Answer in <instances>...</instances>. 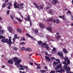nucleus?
<instances>
[{
	"mask_svg": "<svg viewBox=\"0 0 73 73\" xmlns=\"http://www.w3.org/2000/svg\"><path fill=\"white\" fill-rule=\"evenodd\" d=\"M48 6L49 7H46V9H49V8H50L52 6V4L48 2Z\"/></svg>",
	"mask_w": 73,
	"mask_h": 73,
	"instance_id": "nucleus-15",
	"label": "nucleus"
},
{
	"mask_svg": "<svg viewBox=\"0 0 73 73\" xmlns=\"http://www.w3.org/2000/svg\"><path fill=\"white\" fill-rule=\"evenodd\" d=\"M40 71L41 73H46V71L43 70H40Z\"/></svg>",
	"mask_w": 73,
	"mask_h": 73,
	"instance_id": "nucleus-24",
	"label": "nucleus"
},
{
	"mask_svg": "<svg viewBox=\"0 0 73 73\" xmlns=\"http://www.w3.org/2000/svg\"><path fill=\"white\" fill-rule=\"evenodd\" d=\"M56 73V72L55 71H54L53 70L51 71L50 72V73Z\"/></svg>",
	"mask_w": 73,
	"mask_h": 73,
	"instance_id": "nucleus-42",
	"label": "nucleus"
},
{
	"mask_svg": "<svg viewBox=\"0 0 73 73\" xmlns=\"http://www.w3.org/2000/svg\"><path fill=\"white\" fill-rule=\"evenodd\" d=\"M10 18L11 19H13V16H12V15H10Z\"/></svg>",
	"mask_w": 73,
	"mask_h": 73,
	"instance_id": "nucleus-54",
	"label": "nucleus"
},
{
	"mask_svg": "<svg viewBox=\"0 0 73 73\" xmlns=\"http://www.w3.org/2000/svg\"><path fill=\"white\" fill-rule=\"evenodd\" d=\"M70 63V60L69 59H68L67 61V63L66 62H63V64H64L65 65H69Z\"/></svg>",
	"mask_w": 73,
	"mask_h": 73,
	"instance_id": "nucleus-7",
	"label": "nucleus"
},
{
	"mask_svg": "<svg viewBox=\"0 0 73 73\" xmlns=\"http://www.w3.org/2000/svg\"><path fill=\"white\" fill-rule=\"evenodd\" d=\"M24 68L25 69H28V67L27 66H24Z\"/></svg>",
	"mask_w": 73,
	"mask_h": 73,
	"instance_id": "nucleus-44",
	"label": "nucleus"
},
{
	"mask_svg": "<svg viewBox=\"0 0 73 73\" xmlns=\"http://www.w3.org/2000/svg\"><path fill=\"white\" fill-rule=\"evenodd\" d=\"M34 64L36 65H40V64H37L36 62H34Z\"/></svg>",
	"mask_w": 73,
	"mask_h": 73,
	"instance_id": "nucleus-55",
	"label": "nucleus"
},
{
	"mask_svg": "<svg viewBox=\"0 0 73 73\" xmlns=\"http://www.w3.org/2000/svg\"><path fill=\"white\" fill-rule=\"evenodd\" d=\"M8 64H10L11 65L13 64V60L12 59H10L8 60Z\"/></svg>",
	"mask_w": 73,
	"mask_h": 73,
	"instance_id": "nucleus-16",
	"label": "nucleus"
},
{
	"mask_svg": "<svg viewBox=\"0 0 73 73\" xmlns=\"http://www.w3.org/2000/svg\"><path fill=\"white\" fill-rule=\"evenodd\" d=\"M62 19H63V20H65V15H62Z\"/></svg>",
	"mask_w": 73,
	"mask_h": 73,
	"instance_id": "nucleus-48",
	"label": "nucleus"
},
{
	"mask_svg": "<svg viewBox=\"0 0 73 73\" xmlns=\"http://www.w3.org/2000/svg\"><path fill=\"white\" fill-rule=\"evenodd\" d=\"M30 26H31H31H32V22L31 21H30Z\"/></svg>",
	"mask_w": 73,
	"mask_h": 73,
	"instance_id": "nucleus-57",
	"label": "nucleus"
},
{
	"mask_svg": "<svg viewBox=\"0 0 73 73\" xmlns=\"http://www.w3.org/2000/svg\"><path fill=\"white\" fill-rule=\"evenodd\" d=\"M17 31L18 33H22V30L20 28H18L17 29Z\"/></svg>",
	"mask_w": 73,
	"mask_h": 73,
	"instance_id": "nucleus-14",
	"label": "nucleus"
},
{
	"mask_svg": "<svg viewBox=\"0 0 73 73\" xmlns=\"http://www.w3.org/2000/svg\"><path fill=\"white\" fill-rule=\"evenodd\" d=\"M7 30L10 32H13V29H12V27L10 26H9L7 27Z\"/></svg>",
	"mask_w": 73,
	"mask_h": 73,
	"instance_id": "nucleus-5",
	"label": "nucleus"
},
{
	"mask_svg": "<svg viewBox=\"0 0 73 73\" xmlns=\"http://www.w3.org/2000/svg\"><path fill=\"white\" fill-rule=\"evenodd\" d=\"M46 29L47 31H48L50 32H52V29L51 27H48L46 28Z\"/></svg>",
	"mask_w": 73,
	"mask_h": 73,
	"instance_id": "nucleus-17",
	"label": "nucleus"
},
{
	"mask_svg": "<svg viewBox=\"0 0 73 73\" xmlns=\"http://www.w3.org/2000/svg\"><path fill=\"white\" fill-rule=\"evenodd\" d=\"M16 19L19 21V22H20V23H21L22 22V20L21 19H19L17 18H16Z\"/></svg>",
	"mask_w": 73,
	"mask_h": 73,
	"instance_id": "nucleus-21",
	"label": "nucleus"
},
{
	"mask_svg": "<svg viewBox=\"0 0 73 73\" xmlns=\"http://www.w3.org/2000/svg\"><path fill=\"white\" fill-rule=\"evenodd\" d=\"M59 18H60L61 19H62V16H59Z\"/></svg>",
	"mask_w": 73,
	"mask_h": 73,
	"instance_id": "nucleus-64",
	"label": "nucleus"
},
{
	"mask_svg": "<svg viewBox=\"0 0 73 73\" xmlns=\"http://www.w3.org/2000/svg\"><path fill=\"white\" fill-rule=\"evenodd\" d=\"M50 58H51V60H52V61H53V60H56V59H55V58H54V57H51Z\"/></svg>",
	"mask_w": 73,
	"mask_h": 73,
	"instance_id": "nucleus-36",
	"label": "nucleus"
},
{
	"mask_svg": "<svg viewBox=\"0 0 73 73\" xmlns=\"http://www.w3.org/2000/svg\"><path fill=\"white\" fill-rule=\"evenodd\" d=\"M52 51H53V52H55L56 51V48H55L54 47L53 48V50H52Z\"/></svg>",
	"mask_w": 73,
	"mask_h": 73,
	"instance_id": "nucleus-47",
	"label": "nucleus"
},
{
	"mask_svg": "<svg viewBox=\"0 0 73 73\" xmlns=\"http://www.w3.org/2000/svg\"><path fill=\"white\" fill-rule=\"evenodd\" d=\"M31 38H32V39H33V40H36V39L33 38V37L32 36H31Z\"/></svg>",
	"mask_w": 73,
	"mask_h": 73,
	"instance_id": "nucleus-50",
	"label": "nucleus"
},
{
	"mask_svg": "<svg viewBox=\"0 0 73 73\" xmlns=\"http://www.w3.org/2000/svg\"><path fill=\"white\" fill-rule=\"evenodd\" d=\"M33 5H35L36 8L38 9H40V7H39V6H38L37 4H36V3L34 2Z\"/></svg>",
	"mask_w": 73,
	"mask_h": 73,
	"instance_id": "nucleus-9",
	"label": "nucleus"
},
{
	"mask_svg": "<svg viewBox=\"0 0 73 73\" xmlns=\"http://www.w3.org/2000/svg\"><path fill=\"white\" fill-rule=\"evenodd\" d=\"M14 6L15 8H19V3L16 2H15L14 3Z\"/></svg>",
	"mask_w": 73,
	"mask_h": 73,
	"instance_id": "nucleus-3",
	"label": "nucleus"
},
{
	"mask_svg": "<svg viewBox=\"0 0 73 73\" xmlns=\"http://www.w3.org/2000/svg\"><path fill=\"white\" fill-rule=\"evenodd\" d=\"M39 25L40 27V28H44L45 27V26L42 23H39Z\"/></svg>",
	"mask_w": 73,
	"mask_h": 73,
	"instance_id": "nucleus-10",
	"label": "nucleus"
},
{
	"mask_svg": "<svg viewBox=\"0 0 73 73\" xmlns=\"http://www.w3.org/2000/svg\"><path fill=\"white\" fill-rule=\"evenodd\" d=\"M23 5H24L23 3H21L20 4V7H22V6H23Z\"/></svg>",
	"mask_w": 73,
	"mask_h": 73,
	"instance_id": "nucleus-62",
	"label": "nucleus"
},
{
	"mask_svg": "<svg viewBox=\"0 0 73 73\" xmlns=\"http://www.w3.org/2000/svg\"><path fill=\"white\" fill-rule=\"evenodd\" d=\"M57 1H56V0H53V1L52 2V4L53 5H56L57 4Z\"/></svg>",
	"mask_w": 73,
	"mask_h": 73,
	"instance_id": "nucleus-11",
	"label": "nucleus"
},
{
	"mask_svg": "<svg viewBox=\"0 0 73 73\" xmlns=\"http://www.w3.org/2000/svg\"><path fill=\"white\" fill-rule=\"evenodd\" d=\"M1 32H2V33L3 34V33H4V31L3 30H2L1 31Z\"/></svg>",
	"mask_w": 73,
	"mask_h": 73,
	"instance_id": "nucleus-53",
	"label": "nucleus"
},
{
	"mask_svg": "<svg viewBox=\"0 0 73 73\" xmlns=\"http://www.w3.org/2000/svg\"><path fill=\"white\" fill-rule=\"evenodd\" d=\"M3 38H4V36H0V39Z\"/></svg>",
	"mask_w": 73,
	"mask_h": 73,
	"instance_id": "nucleus-59",
	"label": "nucleus"
},
{
	"mask_svg": "<svg viewBox=\"0 0 73 73\" xmlns=\"http://www.w3.org/2000/svg\"><path fill=\"white\" fill-rule=\"evenodd\" d=\"M26 35L27 36H28V37H30V38H31V37H32V36L29 35V33H26Z\"/></svg>",
	"mask_w": 73,
	"mask_h": 73,
	"instance_id": "nucleus-28",
	"label": "nucleus"
},
{
	"mask_svg": "<svg viewBox=\"0 0 73 73\" xmlns=\"http://www.w3.org/2000/svg\"><path fill=\"white\" fill-rule=\"evenodd\" d=\"M56 23L57 24H58L60 23V20H59V19H56Z\"/></svg>",
	"mask_w": 73,
	"mask_h": 73,
	"instance_id": "nucleus-30",
	"label": "nucleus"
},
{
	"mask_svg": "<svg viewBox=\"0 0 73 73\" xmlns=\"http://www.w3.org/2000/svg\"><path fill=\"white\" fill-rule=\"evenodd\" d=\"M38 29H35L34 33L35 35H38Z\"/></svg>",
	"mask_w": 73,
	"mask_h": 73,
	"instance_id": "nucleus-12",
	"label": "nucleus"
},
{
	"mask_svg": "<svg viewBox=\"0 0 73 73\" xmlns=\"http://www.w3.org/2000/svg\"><path fill=\"white\" fill-rule=\"evenodd\" d=\"M21 41H25V39L24 37H21Z\"/></svg>",
	"mask_w": 73,
	"mask_h": 73,
	"instance_id": "nucleus-25",
	"label": "nucleus"
},
{
	"mask_svg": "<svg viewBox=\"0 0 73 73\" xmlns=\"http://www.w3.org/2000/svg\"><path fill=\"white\" fill-rule=\"evenodd\" d=\"M44 46V48H46V49L48 50L49 49V46L48 44H46V43H43Z\"/></svg>",
	"mask_w": 73,
	"mask_h": 73,
	"instance_id": "nucleus-6",
	"label": "nucleus"
},
{
	"mask_svg": "<svg viewBox=\"0 0 73 73\" xmlns=\"http://www.w3.org/2000/svg\"><path fill=\"white\" fill-rule=\"evenodd\" d=\"M17 35L16 34H15L14 35V38L15 39H17Z\"/></svg>",
	"mask_w": 73,
	"mask_h": 73,
	"instance_id": "nucleus-37",
	"label": "nucleus"
},
{
	"mask_svg": "<svg viewBox=\"0 0 73 73\" xmlns=\"http://www.w3.org/2000/svg\"><path fill=\"white\" fill-rule=\"evenodd\" d=\"M8 4L11 7H12V3L11 2H9L8 3Z\"/></svg>",
	"mask_w": 73,
	"mask_h": 73,
	"instance_id": "nucleus-34",
	"label": "nucleus"
},
{
	"mask_svg": "<svg viewBox=\"0 0 73 73\" xmlns=\"http://www.w3.org/2000/svg\"><path fill=\"white\" fill-rule=\"evenodd\" d=\"M56 61H58V63H60V60H59V59H56Z\"/></svg>",
	"mask_w": 73,
	"mask_h": 73,
	"instance_id": "nucleus-43",
	"label": "nucleus"
},
{
	"mask_svg": "<svg viewBox=\"0 0 73 73\" xmlns=\"http://www.w3.org/2000/svg\"><path fill=\"white\" fill-rule=\"evenodd\" d=\"M30 65H31L32 66L33 65V63L32 62H31V63H29Z\"/></svg>",
	"mask_w": 73,
	"mask_h": 73,
	"instance_id": "nucleus-51",
	"label": "nucleus"
},
{
	"mask_svg": "<svg viewBox=\"0 0 73 73\" xmlns=\"http://www.w3.org/2000/svg\"><path fill=\"white\" fill-rule=\"evenodd\" d=\"M61 36L60 35H58L57 36V39H60V38H61Z\"/></svg>",
	"mask_w": 73,
	"mask_h": 73,
	"instance_id": "nucleus-32",
	"label": "nucleus"
},
{
	"mask_svg": "<svg viewBox=\"0 0 73 73\" xmlns=\"http://www.w3.org/2000/svg\"><path fill=\"white\" fill-rule=\"evenodd\" d=\"M7 8L8 9H11V7L10 6H9L7 7Z\"/></svg>",
	"mask_w": 73,
	"mask_h": 73,
	"instance_id": "nucleus-60",
	"label": "nucleus"
},
{
	"mask_svg": "<svg viewBox=\"0 0 73 73\" xmlns=\"http://www.w3.org/2000/svg\"><path fill=\"white\" fill-rule=\"evenodd\" d=\"M10 11L9 10H8L7 11V15H9V12H10Z\"/></svg>",
	"mask_w": 73,
	"mask_h": 73,
	"instance_id": "nucleus-45",
	"label": "nucleus"
},
{
	"mask_svg": "<svg viewBox=\"0 0 73 73\" xmlns=\"http://www.w3.org/2000/svg\"><path fill=\"white\" fill-rule=\"evenodd\" d=\"M58 54L60 56L61 58L62 59H64V56H63V53L62 52H59L58 53Z\"/></svg>",
	"mask_w": 73,
	"mask_h": 73,
	"instance_id": "nucleus-4",
	"label": "nucleus"
},
{
	"mask_svg": "<svg viewBox=\"0 0 73 73\" xmlns=\"http://www.w3.org/2000/svg\"><path fill=\"white\" fill-rule=\"evenodd\" d=\"M12 38V37L9 36V39H8L6 38L5 39V38H3L1 40V42H3L4 43H7V44H9V46H11V45L12 44H15V39L13 38L12 39L13 41V42L11 41V39Z\"/></svg>",
	"mask_w": 73,
	"mask_h": 73,
	"instance_id": "nucleus-1",
	"label": "nucleus"
},
{
	"mask_svg": "<svg viewBox=\"0 0 73 73\" xmlns=\"http://www.w3.org/2000/svg\"><path fill=\"white\" fill-rule=\"evenodd\" d=\"M27 51H28V52H31V51H32V50L29 48H27Z\"/></svg>",
	"mask_w": 73,
	"mask_h": 73,
	"instance_id": "nucleus-29",
	"label": "nucleus"
},
{
	"mask_svg": "<svg viewBox=\"0 0 73 73\" xmlns=\"http://www.w3.org/2000/svg\"><path fill=\"white\" fill-rule=\"evenodd\" d=\"M45 58L48 61H50L51 59L50 58L49 56H45Z\"/></svg>",
	"mask_w": 73,
	"mask_h": 73,
	"instance_id": "nucleus-13",
	"label": "nucleus"
},
{
	"mask_svg": "<svg viewBox=\"0 0 73 73\" xmlns=\"http://www.w3.org/2000/svg\"><path fill=\"white\" fill-rule=\"evenodd\" d=\"M27 17L28 19H27L28 21H31V20H30V19H31V17H30V16H28Z\"/></svg>",
	"mask_w": 73,
	"mask_h": 73,
	"instance_id": "nucleus-35",
	"label": "nucleus"
},
{
	"mask_svg": "<svg viewBox=\"0 0 73 73\" xmlns=\"http://www.w3.org/2000/svg\"><path fill=\"white\" fill-rule=\"evenodd\" d=\"M41 68V67L40 66H37V69H40V68Z\"/></svg>",
	"mask_w": 73,
	"mask_h": 73,
	"instance_id": "nucleus-58",
	"label": "nucleus"
},
{
	"mask_svg": "<svg viewBox=\"0 0 73 73\" xmlns=\"http://www.w3.org/2000/svg\"><path fill=\"white\" fill-rule=\"evenodd\" d=\"M25 48L24 47H23L21 49V50H25Z\"/></svg>",
	"mask_w": 73,
	"mask_h": 73,
	"instance_id": "nucleus-41",
	"label": "nucleus"
},
{
	"mask_svg": "<svg viewBox=\"0 0 73 73\" xmlns=\"http://www.w3.org/2000/svg\"><path fill=\"white\" fill-rule=\"evenodd\" d=\"M12 61L13 62H15V65H19V63L21 62V60L18 59L17 57H14L12 59Z\"/></svg>",
	"mask_w": 73,
	"mask_h": 73,
	"instance_id": "nucleus-2",
	"label": "nucleus"
},
{
	"mask_svg": "<svg viewBox=\"0 0 73 73\" xmlns=\"http://www.w3.org/2000/svg\"><path fill=\"white\" fill-rule=\"evenodd\" d=\"M8 1H9V0H5V3H7L8 2Z\"/></svg>",
	"mask_w": 73,
	"mask_h": 73,
	"instance_id": "nucleus-52",
	"label": "nucleus"
},
{
	"mask_svg": "<svg viewBox=\"0 0 73 73\" xmlns=\"http://www.w3.org/2000/svg\"><path fill=\"white\" fill-rule=\"evenodd\" d=\"M53 64L54 66H56V65L58 64V63L56 62H54Z\"/></svg>",
	"mask_w": 73,
	"mask_h": 73,
	"instance_id": "nucleus-23",
	"label": "nucleus"
},
{
	"mask_svg": "<svg viewBox=\"0 0 73 73\" xmlns=\"http://www.w3.org/2000/svg\"><path fill=\"white\" fill-rule=\"evenodd\" d=\"M13 49H14V50H17V48H16V47H13L12 48Z\"/></svg>",
	"mask_w": 73,
	"mask_h": 73,
	"instance_id": "nucleus-33",
	"label": "nucleus"
},
{
	"mask_svg": "<svg viewBox=\"0 0 73 73\" xmlns=\"http://www.w3.org/2000/svg\"><path fill=\"white\" fill-rule=\"evenodd\" d=\"M63 52L64 53H65V54L67 53L68 52V51L67 50H66L65 48H64L63 49Z\"/></svg>",
	"mask_w": 73,
	"mask_h": 73,
	"instance_id": "nucleus-18",
	"label": "nucleus"
},
{
	"mask_svg": "<svg viewBox=\"0 0 73 73\" xmlns=\"http://www.w3.org/2000/svg\"><path fill=\"white\" fill-rule=\"evenodd\" d=\"M6 7V5H5V3H3L2 5V9L3 8H5Z\"/></svg>",
	"mask_w": 73,
	"mask_h": 73,
	"instance_id": "nucleus-22",
	"label": "nucleus"
},
{
	"mask_svg": "<svg viewBox=\"0 0 73 73\" xmlns=\"http://www.w3.org/2000/svg\"><path fill=\"white\" fill-rule=\"evenodd\" d=\"M19 67L20 68H23V67H24V66H23V65H21V64H19Z\"/></svg>",
	"mask_w": 73,
	"mask_h": 73,
	"instance_id": "nucleus-40",
	"label": "nucleus"
},
{
	"mask_svg": "<svg viewBox=\"0 0 73 73\" xmlns=\"http://www.w3.org/2000/svg\"><path fill=\"white\" fill-rule=\"evenodd\" d=\"M39 7L40 9H42L44 8V5H39Z\"/></svg>",
	"mask_w": 73,
	"mask_h": 73,
	"instance_id": "nucleus-31",
	"label": "nucleus"
},
{
	"mask_svg": "<svg viewBox=\"0 0 73 73\" xmlns=\"http://www.w3.org/2000/svg\"><path fill=\"white\" fill-rule=\"evenodd\" d=\"M54 19L53 18H50L46 20L47 22H53Z\"/></svg>",
	"mask_w": 73,
	"mask_h": 73,
	"instance_id": "nucleus-8",
	"label": "nucleus"
},
{
	"mask_svg": "<svg viewBox=\"0 0 73 73\" xmlns=\"http://www.w3.org/2000/svg\"><path fill=\"white\" fill-rule=\"evenodd\" d=\"M38 43L40 45H41L43 44V42H42L41 41H38Z\"/></svg>",
	"mask_w": 73,
	"mask_h": 73,
	"instance_id": "nucleus-19",
	"label": "nucleus"
},
{
	"mask_svg": "<svg viewBox=\"0 0 73 73\" xmlns=\"http://www.w3.org/2000/svg\"><path fill=\"white\" fill-rule=\"evenodd\" d=\"M61 66H62V65H61V64H60L59 65H57V66L58 68V69H59V68L60 69H61V68H62V67H61Z\"/></svg>",
	"mask_w": 73,
	"mask_h": 73,
	"instance_id": "nucleus-20",
	"label": "nucleus"
},
{
	"mask_svg": "<svg viewBox=\"0 0 73 73\" xmlns=\"http://www.w3.org/2000/svg\"><path fill=\"white\" fill-rule=\"evenodd\" d=\"M21 44H22V45H25V42H22Z\"/></svg>",
	"mask_w": 73,
	"mask_h": 73,
	"instance_id": "nucleus-61",
	"label": "nucleus"
},
{
	"mask_svg": "<svg viewBox=\"0 0 73 73\" xmlns=\"http://www.w3.org/2000/svg\"><path fill=\"white\" fill-rule=\"evenodd\" d=\"M64 61L63 62H66L67 61H68V58L66 56V58H64Z\"/></svg>",
	"mask_w": 73,
	"mask_h": 73,
	"instance_id": "nucleus-26",
	"label": "nucleus"
},
{
	"mask_svg": "<svg viewBox=\"0 0 73 73\" xmlns=\"http://www.w3.org/2000/svg\"><path fill=\"white\" fill-rule=\"evenodd\" d=\"M69 13L70 15H71V14H72L71 12L69 11H68L67 13Z\"/></svg>",
	"mask_w": 73,
	"mask_h": 73,
	"instance_id": "nucleus-39",
	"label": "nucleus"
},
{
	"mask_svg": "<svg viewBox=\"0 0 73 73\" xmlns=\"http://www.w3.org/2000/svg\"><path fill=\"white\" fill-rule=\"evenodd\" d=\"M13 23L15 24H17V22L15 21H14Z\"/></svg>",
	"mask_w": 73,
	"mask_h": 73,
	"instance_id": "nucleus-46",
	"label": "nucleus"
},
{
	"mask_svg": "<svg viewBox=\"0 0 73 73\" xmlns=\"http://www.w3.org/2000/svg\"><path fill=\"white\" fill-rule=\"evenodd\" d=\"M25 20L26 21H28V18H24Z\"/></svg>",
	"mask_w": 73,
	"mask_h": 73,
	"instance_id": "nucleus-49",
	"label": "nucleus"
},
{
	"mask_svg": "<svg viewBox=\"0 0 73 73\" xmlns=\"http://www.w3.org/2000/svg\"><path fill=\"white\" fill-rule=\"evenodd\" d=\"M5 67V65H3L1 66L2 68H4Z\"/></svg>",
	"mask_w": 73,
	"mask_h": 73,
	"instance_id": "nucleus-56",
	"label": "nucleus"
},
{
	"mask_svg": "<svg viewBox=\"0 0 73 73\" xmlns=\"http://www.w3.org/2000/svg\"><path fill=\"white\" fill-rule=\"evenodd\" d=\"M66 66H64V69L65 70H66L67 69V66L68 65H65Z\"/></svg>",
	"mask_w": 73,
	"mask_h": 73,
	"instance_id": "nucleus-38",
	"label": "nucleus"
},
{
	"mask_svg": "<svg viewBox=\"0 0 73 73\" xmlns=\"http://www.w3.org/2000/svg\"><path fill=\"white\" fill-rule=\"evenodd\" d=\"M52 11H53V10H52V9H49L48 10V12H49V13H50V14H52Z\"/></svg>",
	"mask_w": 73,
	"mask_h": 73,
	"instance_id": "nucleus-27",
	"label": "nucleus"
},
{
	"mask_svg": "<svg viewBox=\"0 0 73 73\" xmlns=\"http://www.w3.org/2000/svg\"><path fill=\"white\" fill-rule=\"evenodd\" d=\"M70 70H66V72L67 73H69V72Z\"/></svg>",
	"mask_w": 73,
	"mask_h": 73,
	"instance_id": "nucleus-63",
	"label": "nucleus"
}]
</instances>
